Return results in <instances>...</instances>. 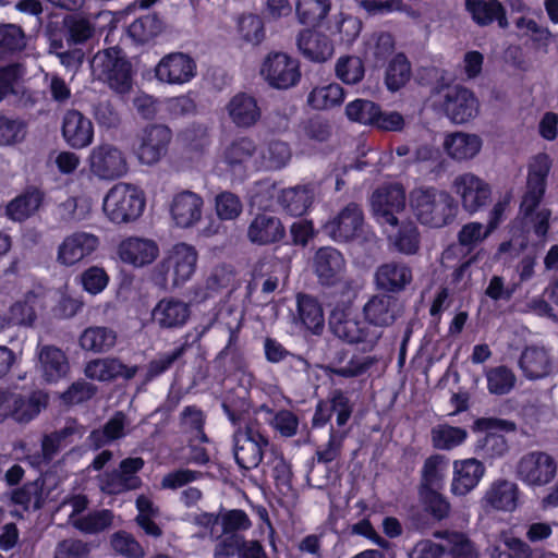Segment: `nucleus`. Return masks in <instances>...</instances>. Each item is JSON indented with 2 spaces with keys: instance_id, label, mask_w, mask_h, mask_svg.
<instances>
[{
  "instance_id": "f257e3e1",
  "label": "nucleus",
  "mask_w": 558,
  "mask_h": 558,
  "mask_svg": "<svg viewBox=\"0 0 558 558\" xmlns=\"http://www.w3.org/2000/svg\"><path fill=\"white\" fill-rule=\"evenodd\" d=\"M405 311L396 295L379 292L371 295L362 306L363 319L349 307H335L329 316V328L335 337L350 345L372 351L383 336V329L399 320Z\"/></svg>"
},
{
  "instance_id": "f03ea898",
  "label": "nucleus",
  "mask_w": 558,
  "mask_h": 558,
  "mask_svg": "<svg viewBox=\"0 0 558 558\" xmlns=\"http://www.w3.org/2000/svg\"><path fill=\"white\" fill-rule=\"evenodd\" d=\"M230 422L236 427L234 440V458L241 469L252 470L259 465L269 439L263 434L258 421L248 412H238L230 404H222Z\"/></svg>"
},
{
  "instance_id": "7ed1b4c3",
  "label": "nucleus",
  "mask_w": 558,
  "mask_h": 558,
  "mask_svg": "<svg viewBox=\"0 0 558 558\" xmlns=\"http://www.w3.org/2000/svg\"><path fill=\"white\" fill-rule=\"evenodd\" d=\"M550 168L551 159L547 154L541 153L532 158L529 165L526 191L520 206V211L530 219L534 232L539 236L547 233L550 211L545 208L537 211L535 209L545 194Z\"/></svg>"
},
{
  "instance_id": "20e7f679",
  "label": "nucleus",
  "mask_w": 558,
  "mask_h": 558,
  "mask_svg": "<svg viewBox=\"0 0 558 558\" xmlns=\"http://www.w3.org/2000/svg\"><path fill=\"white\" fill-rule=\"evenodd\" d=\"M410 203L417 220L432 228H442L451 223L458 213L453 197L433 186L413 190Z\"/></svg>"
},
{
  "instance_id": "39448f33",
  "label": "nucleus",
  "mask_w": 558,
  "mask_h": 558,
  "mask_svg": "<svg viewBox=\"0 0 558 558\" xmlns=\"http://www.w3.org/2000/svg\"><path fill=\"white\" fill-rule=\"evenodd\" d=\"M92 71L97 80L119 95H125L132 89V65L118 47L98 51L92 60Z\"/></svg>"
},
{
  "instance_id": "423d86ee",
  "label": "nucleus",
  "mask_w": 558,
  "mask_h": 558,
  "mask_svg": "<svg viewBox=\"0 0 558 558\" xmlns=\"http://www.w3.org/2000/svg\"><path fill=\"white\" fill-rule=\"evenodd\" d=\"M324 233L337 243L374 242L376 235L367 231L365 215L360 204L350 202L323 226Z\"/></svg>"
},
{
  "instance_id": "0eeeda50",
  "label": "nucleus",
  "mask_w": 558,
  "mask_h": 558,
  "mask_svg": "<svg viewBox=\"0 0 558 558\" xmlns=\"http://www.w3.org/2000/svg\"><path fill=\"white\" fill-rule=\"evenodd\" d=\"M312 268L320 286L339 287L342 294L355 293V281L348 276L347 260L339 250L319 247L312 258Z\"/></svg>"
},
{
  "instance_id": "6e6552de",
  "label": "nucleus",
  "mask_w": 558,
  "mask_h": 558,
  "mask_svg": "<svg viewBox=\"0 0 558 558\" xmlns=\"http://www.w3.org/2000/svg\"><path fill=\"white\" fill-rule=\"evenodd\" d=\"M145 208L142 190L130 183L114 184L106 194L102 209L108 219L123 223L137 219Z\"/></svg>"
},
{
  "instance_id": "1a4fd4ad",
  "label": "nucleus",
  "mask_w": 558,
  "mask_h": 558,
  "mask_svg": "<svg viewBox=\"0 0 558 558\" xmlns=\"http://www.w3.org/2000/svg\"><path fill=\"white\" fill-rule=\"evenodd\" d=\"M434 536L442 542L438 544L430 539L420 541L412 549L410 558H477L474 545L465 534L437 531Z\"/></svg>"
},
{
  "instance_id": "9d476101",
  "label": "nucleus",
  "mask_w": 558,
  "mask_h": 558,
  "mask_svg": "<svg viewBox=\"0 0 558 558\" xmlns=\"http://www.w3.org/2000/svg\"><path fill=\"white\" fill-rule=\"evenodd\" d=\"M198 260L197 250L187 243L174 244L158 264V270L163 276L165 283L180 288L192 279Z\"/></svg>"
},
{
  "instance_id": "9b49d317",
  "label": "nucleus",
  "mask_w": 558,
  "mask_h": 558,
  "mask_svg": "<svg viewBox=\"0 0 558 558\" xmlns=\"http://www.w3.org/2000/svg\"><path fill=\"white\" fill-rule=\"evenodd\" d=\"M558 474V461L555 456L544 450L524 453L515 465V476L532 488L550 484Z\"/></svg>"
},
{
  "instance_id": "f8f14e48",
  "label": "nucleus",
  "mask_w": 558,
  "mask_h": 558,
  "mask_svg": "<svg viewBox=\"0 0 558 558\" xmlns=\"http://www.w3.org/2000/svg\"><path fill=\"white\" fill-rule=\"evenodd\" d=\"M141 457L125 458L119 463L118 469L105 471L97 477V486L107 495H120L141 487L142 480L137 473L144 468Z\"/></svg>"
},
{
  "instance_id": "ddd939ff",
  "label": "nucleus",
  "mask_w": 558,
  "mask_h": 558,
  "mask_svg": "<svg viewBox=\"0 0 558 558\" xmlns=\"http://www.w3.org/2000/svg\"><path fill=\"white\" fill-rule=\"evenodd\" d=\"M89 172L104 181H113L124 177L129 165L124 153L117 146L108 143L95 146L88 157Z\"/></svg>"
},
{
  "instance_id": "4468645a",
  "label": "nucleus",
  "mask_w": 558,
  "mask_h": 558,
  "mask_svg": "<svg viewBox=\"0 0 558 558\" xmlns=\"http://www.w3.org/2000/svg\"><path fill=\"white\" fill-rule=\"evenodd\" d=\"M371 205L379 225L396 228L397 215L405 208V191L400 183L383 185L373 193Z\"/></svg>"
},
{
  "instance_id": "2eb2a0df",
  "label": "nucleus",
  "mask_w": 558,
  "mask_h": 558,
  "mask_svg": "<svg viewBox=\"0 0 558 558\" xmlns=\"http://www.w3.org/2000/svg\"><path fill=\"white\" fill-rule=\"evenodd\" d=\"M451 186L460 198L463 210L471 215L484 208L490 201V185L472 172L458 174Z\"/></svg>"
},
{
  "instance_id": "dca6fc26",
  "label": "nucleus",
  "mask_w": 558,
  "mask_h": 558,
  "mask_svg": "<svg viewBox=\"0 0 558 558\" xmlns=\"http://www.w3.org/2000/svg\"><path fill=\"white\" fill-rule=\"evenodd\" d=\"M260 74L270 86L278 89L290 88L301 78L298 60L282 52L269 53L263 62Z\"/></svg>"
},
{
  "instance_id": "f3484780",
  "label": "nucleus",
  "mask_w": 558,
  "mask_h": 558,
  "mask_svg": "<svg viewBox=\"0 0 558 558\" xmlns=\"http://www.w3.org/2000/svg\"><path fill=\"white\" fill-rule=\"evenodd\" d=\"M172 138L171 130L162 124H151L142 130L137 136L135 155L143 165L153 166L167 154Z\"/></svg>"
},
{
  "instance_id": "a211bd4d",
  "label": "nucleus",
  "mask_w": 558,
  "mask_h": 558,
  "mask_svg": "<svg viewBox=\"0 0 558 558\" xmlns=\"http://www.w3.org/2000/svg\"><path fill=\"white\" fill-rule=\"evenodd\" d=\"M99 245L98 235L86 231H75L66 235L59 244L57 262L62 266H74L94 254Z\"/></svg>"
},
{
  "instance_id": "6ab92c4d",
  "label": "nucleus",
  "mask_w": 558,
  "mask_h": 558,
  "mask_svg": "<svg viewBox=\"0 0 558 558\" xmlns=\"http://www.w3.org/2000/svg\"><path fill=\"white\" fill-rule=\"evenodd\" d=\"M158 81L168 84H184L196 75V63L183 52H172L158 62L155 68Z\"/></svg>"
},
{
  "instance_id": "aec40b11",
  "label": "nucleus",
  "mask_w": 558,
  "mask_h": 558,
  "mask_svg": "<svg viewBox=\"0 0 558 558\" xmlns=\"http://www.w3.org/2000/svg\"><path fill=\"white\" fill-rule=\"evenodd\" d=\"M192 314L190 303L166 296L157 302L151 311V320L160 329H179L186 325Z\"/></svg>"
},
{
  "instance_id": "412c9836",
  "label": "nucleus",
  "mask_w": 558,
  "mask_h": 558,
  "mask_svg": "<svg viewBox=\"0 0 558 558\" xmlns=\"http://www.w3.org/2000/svg\"><path fill=\"white\" fill-rule=\"evenodd\" d=\"M411 267L399 260H389L380 264L374 272V284L384 293H399L412 282Z\"/></svg>"
},
{
  "instance_id": "4be33fe9",
  "label": "nucleus",
  "mask_w": 558,
  "mask_h": 558,
  "mask_svg": "<svg viewBox=\"0 0 558 558\" xmlns=\"http://www.w3.org/2000/svg\"><path fill=\"white\" fill-rule=\"evenodd\" d=\"M478 100L472 90L453 86L446 92L444 110L454 123H465L478 113Z\"/></svg>"
},
{
  "instance_id": "5701e85b",
  "label": "nucleus",
  "mask_w": 558,
  "mask_h": 558,
  "mask_svg": "<svg viewBox=\"0 0 558 558\" xmlns=\"http://www.w3.org/2000/svg\"><path fill=\"white\" fill-rule=\"evenodd\" d=\"M62 137L74 149L88 147L94 141V125L90 119L76 109H69L62 118Z\"/></svg>"
},
{
  "instance_id": "b1692460",
  "label": "nucleus",
  "mask_w": 558,
  "mask_h": 558,
  "mask_svg": "<svg viewBox=\"0 0 558 558\" xmlns=\"http://www.w3.org/2000/svg\"><path fill=\"white\" fill-rule=\"evenodd\" d=\"M117 254L125 264L144 267L155 262L159 255V247L154 240L130 236L119 243Z\"/></svg>"
},
{
  "instance_id": "393cba45",
  "label": "nucleus",
  "mask_w": 558,
  "mask_h": 558,
  "mask_svg": "<svg viewBox=\"0 0 558 558\" xmlns=\"http://www.w3.org/2000/svg\"><path fill=\"white\" fill-rule=\"evenodd\" d=\"M485 465L475 458L456 460L450 492L454 496H465L472 492L485 475Z\"/></svg>"
},
{
  "instance_id": "a878e982",
  "label": "nucleus",
  "mask_w": 558,
  "mask_h": 558,
  "mask_svg": "<svg viewBox=\"0 0 558 558\" xmlns=\"http://www.w3.org/2000/svg\"><path fill=\"white\" fill-rule=\"evenodd\" d=\"M203 198L191 191H183L175 194L170 204V215L175 226L191 228L202 217Z\"/></svg>"
},
{
  "instance_id": "bb28decb",
  "label": "nucleus",
  "mask_w": 558,
  "mask_h": 558,
  "mask_svg": "<svg viewBox=\"0 0 558 558\" xmlns=\"http://www.w3.org/2000/svg\"><path fill=\"white\" fill-rule=\"evenodd\" d=\"M137 372L138 366H128L118 357L94 359L87 362L84 368L87 378L98 381H111L118 377L130 380Z\"/></svg>"
},
{
  "instance_id": "cd10ccee",
  "label": "nucleus",
  "mask_w": 558,
  "mask_h": 558,
  "mask_svg": "<svg viewBox=\"0 0 558 558\" xmlns=\"http://www.w3.org/2000/svg\"><path fill=\"white\" fill-rule=\"evenodd\" d=\"M519 366L525 378L543 379L553 372L554 357L543 345H527L520 355Z\"/></svg>"
},
{
  "instance_id": "c85d7f7f",
  "label": "nucleus",
  "mask_w": 558,
  "mask_h": 558,
  "mask_svg": "<svg viewBox=\"0 0 558 558\" xmlns=\"http://www.w3.org/2000/svg\"><path fill=\"white\" fill-rule=\"evenodd\" d=\"M519 487L508 480L493 482L482 498V506L485 509L512 512L519 502Z\"/></svg>"
},
{
  "instance_id": "c756f323",
  "label": "nucleus",
  "mask_w": 558,
  "mask_h": 558,
  "mask_svg": "<svg viewBox=\"0 0 558 558\" xmlns=\"http://www.w3.org/2000/svg\"><path fill=\"white\" fill-rule=\"evenodd\" d=\"M38 368L47 383H57L65 377L70 369L66 354L56 345H38Z\"/></svg>"
},
{
  "instance_id": "7c9ffc66",
  "label": "nucleus",
  "mask_w": 558,
  "mask_h": 558,
  "mask_svg": "<svg viewBox=\"0 0 558 558\" xmlns=\"http://www.w3.org/2000/svg\"><path fill=\"white\" fill-rule=\"evenodd\" d=\"M246 234L253 244L268 245L282 240L286 230L278 217L264 213L253 218Z\"/></svg>"
},
{
  "instance_id": "2f4dec72",
  "label": "nucleus",
  "mask_w": 558,
  "mask_h": 558,
  "mask_svg": "<svg viewBox=\"0 0 558 558\" xmlns=\"http://www.w3.org/2000/svg\"><path fill=\"white\" fill-rule=\"evenodd\" d=\"M258 147L255 141L248 136H242L232 141L225 149L223 160L232 169H258L256 160Z\"/></svg>"
},
{
  "instance_id": "473e14b6",
  "label": "nucleus",
  "mask_w": 558,
  "mask_h": 558,
  "mask_svg": "<svg viewBox=\"0 0 558 558\" xmlns=\"http://www.w3.org/2000/svg\"><path fill=\"white\" fill-rule=\"evenodd\" d=\"M227 111L231 121L242 129L254 126L262 117L257 100L245 93L234 95L227 105Z\"/></svg>"
},
{
  "instance_id": "72a5a7b5",
  "label": "nucleus",
  "mask_w": 558,
  "mask_h": 558,
  "mask_svg": "<svg viewBox=\"0 0 558 558\" xmlns=\"http://www.w3.org/2000/svg\"><path fill=\"white\" fill-rule=\"evenodd\" d=\"M130 418L122 411H117L101 428L90 432L88 442L94 449H100L113 441L124 438L130 433Z\"/></svg>"
},
{
  "instance_id": "f704fd0d",
  "label": "nucleus",
  "mask_w": 558,
  "mask_h": 558,
  "mask_svg": "<svg viewBox=\"0 0 558 558\" xmlns=\"http://www.w3.org/2000/svg\"><path fill=\"white\" fill-rule=\"evenodd\" d=\"M49 396L43 390H33L27 395L14 391L13 422L28 424L47 408Z\"/></svg>"
},
{
  "instance_id": "c9c22d12",
  "label": "nucleus",
  "mask_w": 558,
  "mask_h": 558,
  "mask_svg": "<svg viewBox=\"0 0 558 558\" xmlns=\"http://www.w3.org/2000/svg\"><path fill=\"white\" fill-rule=\"evenodd\" d=\"M465 10L478 26H487L495 21L500 28L509 26L506 9L498 0H465Z\"/></svg>"
},
{
  "instance_id": "e433bc0d",
  "label": "nucleus",
  "mask_w": 558,
  "mask_h": 558,
  "mask_svg": "<svg viewBox=\"0 0 558 558\" xmlns=\"http://www.w3.org/2000/svg\"><path fill=\"white\" fill-rule=\"evenodd\" d=\"M118 332L107 326H88L78 337V345L82 350L95 354L110 352L117 344Z\"/></svg>"
},
{
  "instance_id": "4c0bfd02",
  "label": "nucleus",
  "mask_w": 558,
  "mask_h": 558,
  "mask_svg": "<svg viewBox=\"0 0 558 558\" xmlns=\"http://www.w3.org/2000/svg\"><path fill=\"white\" fill-rule=\"evenodd\" d=\"M97 15L85 13L68 14L62 20L65 40L69 45H82L96 34Z\"/></svg>"
},
{
  "instance_id": "58836bf2",
  "label": "nucleus",
  "mask_w": 558,
  "mask_h": 558,
  "mask_svg": "<svg viewBox=\"0 0 558 558\" xmlns=\"http://www.w3.org/2000/svg\"><path fill=\"white\" fill-rule=\"evenodd\" d=\"M298 47L305 58L315 62H325L333 54L331 40L325 34L311 29L299 34Z\"/></svg>"
},
{
  "instance_id": "ea45409f",
  "label": "nucleus",
  "mask_w": 558,
  "mask_h": 558,
  "mask_svg": "<svg viewBox=\"0 0 558 558\" xmlns=\"http://www.w3.org/2000/svg\"><path fill=\"white\" fill-rule=\"evenodd\" d=\"M444 147L452 159L469 160L480 153L482 140L475 134L457 132L446 137Z\"/></svg>"
},
{
  "instance_id": "a19ab883",
  "label": "nucleus",
  "mask_w": 558,
  "mask_h": 558,
  "mask_svg": "<svg viewBox=\"0 0 558 558\" xmlns=\"http://www.w3.org/2000/svg\"><path fill=\"white\" fill-rule=\"evenodd\" d=\"M38 295L34 291L26 292L22 299L13 302L7 312L9 326L33 327L37 320L36 305Z\"/></svg>"
},
{
  "instance_id": "79ce46f5",
  "label": "nucleus",
  "mask_w": 558,
  "mask_h": 558,
  "mask_svg": "<svg viewBox=\"0 0 558 558\" xmlns=\"http://www.w3.org/2000/svg\"><path fill=\"white\" fill-rule=\"evenodd\" d=\"M298 317L302 325L315 335L322 333L325 326L323 307L308 294H298Z\"/></svg>"
},
{
  "instance_id": "37998d69",
  "label": "nucleus",
  "mask_w": 558,
  "mask_h": 558,
  "mask_svg": "<svg viewBox=\"0 0 558 558\" xmlns=\"http://www.w3.org/2000/svg\"><path fill=\"white\" fill-rule=\"evenodd\" d=\"M314 190L310 185L284 189L279 196V204L292 216H302L311 207Z\"/></svg>"
},
{
  "instance_id": "c03bdc74",
  "label": "nucleus",
  "mask_w": 558,
  "mask_h": 558,
  "mask_svg": "<svg viewBox=\"0 0 558 558\" xmlns=\"http://www.w3.org/2000/svg\"><path fill=\"white\" fill-rule=\"evenodd\" d=\"M43 199L44 194L41 191L28 189L8 204L7 215L15 221H23L38 210Z\"/></svg>"
},
{
  "instance_id": "a18cd8bd",
  "label": "nucleus",
  "mask_w": 558,
  "mask_h": 558,
  "mask_svg": "<svg viewBox=\"0 0 558 558\" xmlns=\"http://www.w3.org/2000/svg\"><path fill=\"white\" fill-rule=\"evenodd\" d=\"M395 233L388 234V241L396 251L404 255H414L420 248V232L411 220H404L396 227Z\"/></svg>"
},
{
  "instance_id": "49530a36",
  "label": "nucleus",
  "mask_w": 558,
  "mask_h": 558,
  "mask_svg": "<svg viewBox=\"0 0 558 558\" xmlns=\"http://www.w3.org/2000/svg\"><path fill=\"white\" fill-rule=\"evenodd\" d=\"M395 52V39L389 33H379L366 43L364 57L375 66H380Z\"/></svg>"
},
{
  "instance_id": "de8ad7c7",
  "label": "nucleus",
  "mask_w": 558,
  "mask_h": 558,
  "mask_svg": "<svg viewBox=\"0 0 558 558\" xmlns=\"http://www.w3.org/2000/svg\"><path fill=\"white\" fill-rule=\"evenodd\" d=\"M162 22L155 13L145 14L134 20L128 28L129 35L137 43L145 44L158 36Z\"/></svg>"
},
{
  "instance_id": "09e8293b",
  "label": "nucleus",
  "mask_w": 558,
  "mask_h": 558,
  "mask_svg": "<svg viewBox=\"0 0 558 558\" xmlns=\"http://www.w3.org/2000/svg\"><path fill=\"white\" fill-rule=\"evenodd\" d=\"M344 99L343 88L339 84L315 87L307 97L308 105L316 110H326L339 106Z\"/></svg>"
},
{
  "instance_id": "8fccbe9b",
  "label": "nucleus",
  "mask_w": 558,
  "mask_h": 558,
  "mask_svg": "<svg viewBox=\"0 0 558 558\" xmlns=\"http://www.w3.org/2000/svg\"><path fill=\"white\" fill-rule=\"evenodd\" d=\"M330 0H298L296 14L302 24L316 26L329 13Z\"/></svg>"
},
{
  "instance_id": "3c124183",
  "label": "nucleus",
  "mask_w": 558,
  "mask_h": 558,
  "mask_svg": "<svg viewBox=\"0 0 558 558\" xmlns=\"http://www.w3.org/2000/svg\"><path fill=\"white\" fill-rule=\"evenodd\" d=\"M189 347V342L185 341L170 352L158 354V356L151 360L147 365L146 374L144 377L145 383L151 381L154 378L170 369L172 365L185 354Z\"/></svg>"
},
{
  "instance_id": "603ef678",
  "label": "nucleus",
  "mask_w": 558,
  "mask_h": 558,
  "mask_svg": "<svg viewBox=\"0 0 558 558\" xmlns=\"http://www.w3.org/2000/svg\"><path fill=\"white\" fill-rule=\"evenodd\" d=\"M432 442L436 449L451 450L460 446L468 437V432L461 427L447 424L437 425L432 429Z\"/></svg>"
},
{
  "instance_id": "864d4df0",
  "label": "nucleus",
  "mask_w": 558,
  "mask_h": 558,
  "mask_svg": "<svg viewBox=\"0 0 558 558\" xmlns=\"http://www.w3.org/2000/svg\"><path fill=\"white\" fill-rule=\"evenodd\" d=\"M112 511L102 509L72 519V525L82 533L96 534L108 529L112 524Z\"/></svg>"
},
{
  "instance_id": "5fc2aeb1",
  "label": "nucleus",
  "mask_w": 558,
  "mask_h": 558,
  "mask_svg": "<svg viewBox=\"0 0 558 558\" xmlns=\"http://www.w3.org/2000/svg\"><path fill=\"white\" fill-rule=\"evenodd\" d=\"M411 77V65L404 54H397L389 63L385 83L390 92H397L403 87Z\"/></svg>"
},
{
  "instance_id": "6e6d98bb",
  "label": "nucleus",
  "mask_w": 558,
  "mask_h": 558,
  "mask_svg": "<svg viewBox=\"0 0 558 558\" xmlns=\"http://www.w3.org/2000/svg\"><path fill=\"white\" fill-rule=\"evenodd\" d=\"M485 375L488 391L497 396L509 393L517 381L514 373L504 365L487 369Z\"/></svg>"
},
{
  "instance_id": "4d7b16f0",
  "label": "nucleus",
  "mask_w": 558,
  "mask_h": 558,
  "mask_svg": "<svg viewBox=\"0 0 558 558\" xmlns=\"http://www.w3.org/2000/svg\"><path fill=\"white\" fill-rule=\"evenodd\" d=\"M267 464L271 469V475L280 490H290L292 487L291 464L284 459L283 454L275 448L270 449Z\"/></svg>"
},
{
  "instance_id": "13d9d810",
  "label": "nucleus",
  "mask_w": 558,
  "mask_h": 558,
  "mask_svg": "<svg viewBox=\"0 0 558 558\" xmlns=\"http://www.w3.org/2000/svg\"><path fill=\"white\" fill-rule=\"evenodd\" d=\"M238 33L245 43L258 45L265 38L264 22L256 14H243L238 20Z\"/></svg>"
},
{
  "instance_id": "bf43d9fd",
  "label": "nucleus",
  "mask_w": 558,
  "mask_h": 558,
  "mask_svg": "<svg viewBox=\"0 0 558 558\" xmlns=\"http://www.w3.org/2000/svg\"><path fill=\"white\" fill-rule=\"evenodd\" d=\"M345 114L351 121L374 126L379 114V106L371 100L355 99L347 105Z\"/></svg>"
},
{
  "instance_id": "052dcab7",
  "label": "nucleus",
  "mask_w": 558,
  "mask_h": 558,
  "mask_svg": "<svg viewBox=\"0 0 558 558\" xmlns=\"http://www.w3.org/2000/svg\"><path fill=\"white\" fill-rule=\"evenodd\" d=\"M376 362L377 360L374 356L353 355L347 365H328L326 367V372L330 376L335 375L343 378H353L365 374Z\"/></svg>"
},
{
  "instance_id": "680f3d73",
  "label": "nucleus",
  "mask_w": 558,
  "mask_h": 558,
  "mask_svg": "<svg viewBox=\"0 0 558 558\" xmlns=\"http://www.w3.org/2000/svg\"><path fill=\"white\" fill-rule=\"evenodd\" d=\"M110 546L114 554L124 558H143L145 550L135 537L124 531L116 532L110 537Z\"/></svg>"
},
{
  "instance_id": "e2e57ef3",
  "label": "nucleus",
  "mask_w": 558,
  "mask_h": 558,
  "mask_svg": "<svg viewBox=\"0 0 558 558\" xmlns=\"http://www.w3.org/2000/svg\"><path fill=\"white\" fill-rule=\"evenodd\" d=\"M90 113L99 128L111 130L121 124V116L109 99H98L92 104Z\"/></svg>"
},
{
  "instance_id": "0e129e2a",
  "label": "nucleus",
  "mask_w": 558,
  "mask_h": 558,
  "mask_svg": "<svg viewBox=\"0 0 558 558\" xmlns=\"http://www.w3.org/2000/svg\"><path fill=\"white\" fill-rule=\"evenodd\" d=\"M445 458L439 454L430 456L424 462L422 469V483L421 489H435L440 488L444 481Z\"/></svg>"
},
{
  "instance_id": "69168bd1",
  "label": "nucleus",
  "mask_w": 558,
  "mask_h": 558,
  "mask_svg": "<svg viewBox=\"0 0 558 558\" xmlns=\"http://www.w3.org/2000/svg\"><path fill=\"white\" fill-rule=\"evenodd\" d=\"M180 424L184 432L193 435L195 439L206 442L207 436L204 432L205 416L196 405L185 407L180 416Z\"/></svg>"
},
{
  "instance_id": "338daca9",
  "label": "nucleus",
  "mask_w": 558,
  "mask_h": 558,
  "mask_svg": "<svg viewBox=\"0 0 558 558\" xmlns=\"http://www.w3.org/2000/svg\"><path fill=\"white\" fill-rule=\"evenodd\" d=\"M364 65L361 58L344 56L336 63V75L345 84H356L364 77Z\"/></svg>"
},
{
  "instance_id": "774afa93",
  "label": "nucleus",
  "mask_w": 558,
  "mask_h": 558,
  "mask_svg": "<svg viewBox=\"0 0 558 558\" xmlns=\"http://www.w3.org/2000/svg\"><path fill=\"white\" fill-rule=\"evenodd\" d=\"M27 126L21 119L0 117V145L12 146L22 143L26 136Z\"/></svg>"
}]
</instances>
